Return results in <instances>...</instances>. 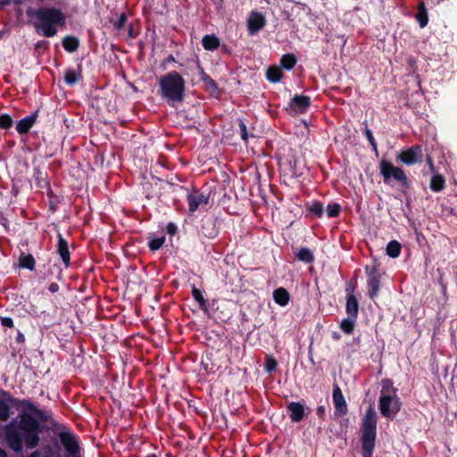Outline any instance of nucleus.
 <instances>
[{"mask_svg": "<svg viewBox=\"0 0 457 457\" xmlns=\"http://www.w3.org/2000/svg\"><path fill=\"white\" fill-rule=\"evenodd\" d=\"M44 270H40L42 273L43 279H55L61 281L62 279V269L55 262H52L50 260L43 265Z\"/></svg>", "mask_w": 457, "mask_h": 457, "instance_id": "16", "label": "nucleus"}, {"mask_svg": "<svg viewBox=\"0 0 457 457\" xmlns=\"http://www.w3.org/2000/svg\"><path fill=\"white\" fill-rule=\"evenodd\" d=\"M203 47L207 51H214L220 46V39L215 35H205L202 39Z\"/></svg>", "mask_w": 457, "mask_h": 457, "instance_id": "28", "label": "nucleus"}, {"mask_svg": "<svg viewBox=\"0 0 457 457\" xmlns=\"http://www.w3.org/2000/svg\"><path fill=\"white\" fill-rule=\"evenodd\" d=\"M22 399L14 397L10 392L0 389V421H7L12 414V406L21 411Z\"/></svg>", "mask_w": 457, "mask_h": 457, "instance_id": "6", "label": "nucleus"}, {"mask_svg": "<svg viewBox=\"0 0 457 457\" xmlns=\"http://www.w3.org/2000/svg\"><path fill=\"white\" fill-rule=\"evenodd\" d=\"M34 179L37 187L39 188H47L50 186L46 173L43 172L38 168L34 170Z\"/></svg>", "mask_w": 457, "mask_h": 457, "instance_id": "33", "label": "nucleus"}, {"mask_svg": "<svg viewBox=\"0 0 457 457\" xmlns=\"http://www.w3.org/2000/svg\"><path fill=\"white\" fill-rule=\"evenodd\" d=\"M426 162L428 163L429 169L431 171L435 170V166L432 158L429 155H427L426 157Z\"/></svg>", "mask_w": 457, "mask_h": 457, "instance_id": "54", "label": "nucleus"}, {"mask_svg": "<svg viewBox=\"0 0 457 457\" xmlns=\"http://www.w3.org/2000/svg\"><path fill=\"white\" fill-rule=\"evenodd\" d=\"M340 337H340L339 333H337V332H333V333H332V338H333L334 340H339V339H340Z\"/></svg>", "mask_w": 457, "mask_h": 457, "instance_id": "60", "label": "nucleus"}, {"mask_svg": "<svg viewBox=\"0 0 457 457\" xmlns=\"http://www.w3.org/2000/svg\"><path fill=\"white\" fill-rule=\"evenodd\" d=\"M266 24V19L264 15L258 12H252L247 20V30L249 35H255Z\"/></svg>", "mask_w": 457, "mask_h": 457, "instance_id": "14", "label": "nucleus"}, {"mask_svg": "<svg viewBox=\"0 0 457 457\" xmlns=\"http://www.w3.org/2000/svg\"><path fill=\"white\" fill-rule=\"evenodd\" d=\"M429 187L433 192H441L445 187V179L441 174H435L430 179Z\"/></svg>", "mask_w": 457, "mask_h": 457, "instance_id": "30", "label": "nucleus"}, {"mask_svg": "<svg viewBox=\"0 0 457 457\" xmlns=\"http://www.w3.org/2000/svg\"><path fill=\"white\" fill-rule=\"evenodd\" d=\"M332 401L335 407V415L343 416L347 414L348 407L340 386L334 383Z\"/></svg>", "mask_w": 457, "mask_h": 457, "instance_id": "12", "label": "nucleus"}, {"mask_svg": "<svg viewBox=\"0 0 457 457\" xmlns=\"http://www.w3.org/2000/svg\"><path fill=\"white\" fill-rule=\"evenodd\" d=\"M56 252L60 255L64 266L68 268L71 264V253L69 250L68 242L61 233H58L57 235Z\"/></svg>", "mask_w": 457, "mask_h": 457, "instance_id": "17", "label": "nucleus"}, {"mask_svg": "<svg viewBox=\"0 0 457 457\" xmlns=\"http://www.w3.org/2000/svg\"><path fill=\"white\" fill-rule=\"evenodd\" d=\"M201 232L208 238H214L219 234V228L216 225V219L205 217L202 220Z\"/></svg>", "mask_w": 457, "mask_h": 457, "instance_id": "19", "label": "nucleus"}, {"mask_svg": "<svg viewBox=\"0 0 457 457\" xmlns=\"http://www.w3.org/2000/svg\"><path fill=\"white\" fill-rule=\"evenodd\" d=\"M453 245L457 246V237L453 239Z\"/></svg>", "mask_w": 457, "mask_h": 457, "instance_id": "64", "label": "nucleus"}, {"mask_svg": "<svg viewBox=\"0 0 457 457\" xmlns=\"http://www.w3.org/2000/svg\"><path fill=\"white\" fill-rule=\"evenodd\" d=\"M128 36L130 38L136 37V34L134 33L133 26L131 24L128 28Z\"/></svg>", "mask_w": 457, "mask_h": 457, "instance_id": "55", "label": "nucleus"}, {"mask_svg": "<svg viewBox=\"0 0 457 457\" xmlns=\"http://www.w3.org/2000/svg\"><path fill=\"white\" fill-rule=\"evenodd\" d=\"M380 396H398L397 388L394 386V382L390 378H384L381 381Z\"/></svg>", "mask_w": 457, "mask_h": 457, "instance_id": "26", "label": "nucleus"}, {"mask_svg": "<svg viewBox=\"0 0 457 457\" xmlns=\"http://www.w3.org/2000/svg\"><path fill=\"white\" fill-rule=\"evenodd\" d=\"M365 270L368 276V295L370 299H375L378 295L380 288V275L378 266L374 265L371 268L366 266Z\"/></svg>", "mask_w": 457, "mask_h": 457, "instance_id": "11", "label": "nucleus"}, {"mask_svg": "<svg viewBox=\"0 0 457 457\" xmlns=\"http://www.w3.org/2000/svg\"><path fill=\"white\" fill-rule=\"evenodd\" d=\"M378 415L375 409L370 406L361 422V456L372 457L377 438Z\"/></svg>", "mask_w": 457, "mask_h": 457, "instance_id": "4", "label": "nucleus"}, {"mask_svg": "<svg viewBox=\"0 0 457 457\" xmlns=\"http://www.w3.org/2000/svg\"><path fill=\"white\" fill-rule=\"evenodd\" d=\"M345 312L347 316L358 318L359 314V302L355 295H349L345 297Z\"/></svg>", "mask_w": 457, "mask_h": 457, "instance_id": "21", "label": "nucleus"}, {"mask_svg": "<svg viewBox=\"0 0 457 457\" xmlns=\"http://www.w3.org/2000/svg\"><path fill=\"white\" fill-rule=\"evenodd\" d=\"M422 147L420 145H414L408 149L403 150L397 155V161L408 166L414 165L416 163H420L422 162Z\"/></svg>", "mask_w": 457, "mask_h": 457, "instance_id": "8", "label": "nucleus"}, {"mask_svg": "<svg viewBox=\"0 0 457 457\" xmlns=\"http://www.w3.org/2000/svg\"><path fill=\"white\" fill-rule=\"evenodd\" d=\"M12 3V0H0V10H3L4 6Z\"/></svg>", "mask_w": 457, "mask_h": 457, "instance_id": "56", "label": "nucleus"}, {"mask_svg": "<svg viewBox=\"0 0 457 457\" xmlns=\"http://www.w3.org/2000/svg\"><path fill=\"white\" fill-rule=\"evenodd\" d=\"M363 125L365 126L364 135H365L367 140L369 141V143L370 144L373 152L375 153L376 155H378V144L373 137L372 131L369 129L367 121H365L363 123Z\"/></svg>", "mask_w": 457, "mask_h": 457, "instance_id": "38", "label": "nucleus"}, {"mask_svg": "<svg viewBox=\"0 0 457 457\" xmlns=\"http://www.w3.org/2000/svg\"><path fill=\"white\" fill-rule=\"evenodd\" d=\"M356 287H357V280L356 279H352L349 282H347L346 286H345L346 296L354 295L353 293H354V291L356 289Z\"/></svg>", "mask_w": 457, "mask_h": 457, "instance_id": "46", "label": "nucleus"}, {"mask_svg": "<svg viewBox=\"0 0 457 457\" xmlns=\"http://www.w3.org/2000/svg\"><path fill=\"white\" fill-rule=\"evenodd\" d=\"M15 341L18 344H24L25 343V336L20 330H18L17 336L15 337Z\"/></svg>", "mask_w": 457, "mask_h": 457, "instance_id": "51", "label": "nucleus"}, {"mask_svg": "<svg viewBox=\"0 0 457 457\" xmlns=\"http://www.w3.org/2000/svg\"><path fill=\"white\" fill-rule=\"evenodd\" d=\"M238 127H239V133H240V137H241L242 140H244L245 142H247V140L250 137V134L248 132L246 124L241 119L238 120Z\"/></svg>", "mask_w": 457, "mask_h": 457, "instance_id": "44", "label": "nucleus"}, {"mask_svg": "<svg viewBox=\"0 0 457 457\" xmlns=\"http://www.w3.org/2000/svg\"><path fill=\"white\" fill-rule=\"evenodd\" d=\"M43 449L48 453L47 457H50L52 455V447L49 445H46Z\"/></svg>", "mask_w": 457, "mask_h": 457, "instance_id": "57", "label": "nucleus"}, {"mask_svg": "<svg viewBox=\"0 0 457 457\" xmlns=\"http://www.w3.org/2000/svg\"><path fill=\"white\" fill-rule=\"evenodd\" d=\"M402 245L397 240H391L386 248V254L391 258H397L401 254Z\"/></svg>", "mask_w": 457, "mask_h": 457, "instance_id": "35", "label": "nucleus"}, {"mask_svg": "<svg viewBox=\"0 0 457 457\" xmlns=\"http://www.w3.org/2000/svg\"><path fill=\"white\" fill-rule=\"evenodd\" d=\"M0 322L3 327L13 328V320L11 317H1Z\"/></svg>", "mask_w": 457, "mask_h": 457, "instance_id": "48", "label": "nucleus"}, {"mask_svg": "<svg viewBox=\"0 0 457 457\" xmlns=\"http://www.w3.org/2000/svg\"><path fill=\"white\" fill-rule=\"evenodd\" d=\"M25 12L37 34L45 37L56 36L58 28L64 27L66 23L65 14L55 7L41 6L36 9L29 6Z\"/></svg>", "mask_w": 457, "mask_h": 457, "instance_id": "2", "label": "nucleus"}, {"mask_svg": "<svg viewBox=\"0 0 457 457\" xmlns=\"http://www.w3.org/2000/svg\"><path fill=\"white\" fill-rule=\"evenodd\" d=\"M297 62V59L294 54H283L280 58V68L287 71L292 70Z\"/></svg>", "mask_w": 457, "mask_h": 457, "instance_id": "34", "label": "nucleus"}, {"mask_svg": "<svg viewBox=\"0 0 457 457\" xmlns=\"http://www.w3.org/2000/svg\"><path fill=\"white\" fill-rule=\"evenodd\" d=\"M203 82L204 83L205 89L212 95H218L220 93L217 82L211 76H205Z\"/></svg>", "mask_w": 457, "mask_h": 457, "instance_id": "37", "label": "nucleus"}, {"mask_svg": "<svg viewBox=\"0 0 457 457\" xmlns=\"http://www.w3.org/2000/svg\"><path fill=\"white\" fill-rule=\"evenodd\" d=\"M316 414L320 420H324L326 416V407L324 405H319L316 409Z\"/></svg>", "mask_w": 457, "mask_h": 457, "instance_id": "50", "label": "nucleus"}, {"mask_svg": "<svg viewBox=\"0 0 457 457\" xmlns=\"http://www.w3.org/2000/svg\"><path fill=\"white\" fill-rule=\"evenodd\" d=\"M165 240L166 238L164 236L153 238L148 242V247L153 252L157 251L162 247V245L165 243Z\"/></svg>", "mask_w": 457, "mask_h": 457, "instance_id": "39", "label": "nucleus"}, {"mask_svg": "<svg viewBox=\"0 0 457 457\" xmlns=\"http://www.w3.org/2000/svg\"><path fill=\"white\" fill-rule=\"evenodd\" d=\"M18 422H11L4 428V436L7 445L17 453L23 450V444L29 449H35L40 441V434L44 426L39 422H46L48 417L44 411L38 409L31 401L22 399Z\"/></svg>", "mask_w": 457, "mask_h": 457, "instance_id": "1", "label": "nucleus"}, {"mask_svg": "<svg viewBox=\"0 0 457 457\" xmlns=\"http://www.w3.org/2000/svg\"><path fill=\"white\" fill-rule=\"evenodd\" d=\"M341 205L337 203L329 204L327 207V215L328 218H336L339 216Z\"/></svg>", "mask_w": 457, "mask_h": 457, "instance_id": "41", "label": "nucleus"}, {"mask_svg": "<svg viewBox=\"0 0 457 457\" xmlns=\"http://www.w3.org/2000/svg\"><path fill=\"white\" fill-rule=\"evenodd\" d=\"M295 258L304 263H312L315 260L313 253L307 247H301L295 253Z\"/></svg>", "mask_w": 457, "mask_h": 457, "instance_id": "31", "label": "nucleus"}, {"mask_svg": "<svg viewBox=\"0 0 457 457\" xmlns=\"http://www.w3.org/2000/svg\"><path fill=\"white\" fill-rule=\"evenodd\" d=\"M221 49H222V52H224V53H229L228 47L226 45H223Z\"/></svg>", "mask_w": 457, "mask_h": 457, "instance_id": "61", "label": "nucleus"}, {"mask_svg": "<svg viewBox=\"0 0 457 457\" xmlns=\"http://www.w3.org/2000/svg\"><path fill=\"white\" fill-rule=\"evenodd\" d=\"M50 43L47 40H39L35 44V50L43 54L49 50Z\"/></svg>", "mask_w": 457, "mask_h": 457, "instance_id": "45", "label": "nucleus"}, {"mask_svg": "<svg viewBox=\"0 0 457 457\" xmlns=\"http://www.w3.org/2000/svg\"><path fill=\"white\" fill-rule=\"evenodd\" d=\"M379 173L383 177L384 183L386 185H392L394 180L403 188L410 187V182L404 170L385 159L379 162Z\"/></svg>", "mask_w": 457, "mask_h": 457, "instance_id": "5", "label": "nucleus"}, {"mask_svg": "<svg viewBox=\"0 0 457 457\" xmlns=\"http://www.w3.org/2000/svg\"><path fill=\"white\" fill-rule=\"evenodd\" d=\"M166 231L169 235L174 236L178 232V227L174 222H169L166 226Z\"/></svg>", "mask_w": 457, "mask_h": 457, "instance_id": "49", "label": "nucleus"}, {"mask_svg": "<svg viewBox=\"0 0 457 457\" xmlns=\"http://www.w3.org/2000/svg\"><path fill=\"white\" fill-rule=\"evenodd\" d=\"M306 211L314 218H322L324 214V206L320 201H312L305 204Z\"/></svg>", "mask_w": 457, "mask_h": 457, "instance_id": "25", "label": "nucleus"}, {"mask_svg": "<svg viewBox=\"0 0 457 457\" xmlns=\"http://www.w3.org/2000/svg\"><path fill=\"white\" fill-rule=\"evenodd\" d=\"M266 78L271 83H278L283 78V72L280 67L272 65L266 71Z\"/></svg>", "mask_w": 457, "mask_h": 457, "instance_id": "29", "label": "nucleus"}, {"mask_svg": "<svg viewBox=\"0 0 457 457\" xmlns=\"http://www.w3.org/2000/svg\"><path fill=\"white\" fill-rule=\"evenodd\" d=\"M29 457H41V453L38 450H35L29 455Z\"/></svg>", "mask_w": 457, "mask_h": 457, "instance_id": "59", "label": "nucleus"}, {"mask_svg": "<svg viewBox=\"0 0 457 457\" xmlns=\"http://www.w3.org/2000/svg\"><path fill=\"white\" fill-rule=\"evenodd\" d=\"M273 299L277 304L286 306L289 303L290 295L286 288L278 287L273 292Z\"/></svg>", "mask_w": 457, "mask_h": 457, "instance_id": "24", "label": "nucleus"}, {"mask_svg": "<svg viewBox=\"0 0 457 457\" xmlns=\"http://www.w3.org/2000/svg\"><path fill=\"white\" fill-rule=\"evenodd\" d=\"M62 46L68 53H73L79 47V39L75 36H65L62 38Z\"/></svg>", "mask_w": 457, "mask_h": 457, "instance_id": "27", "label": "nucleus"}, {"mask_svg": "<svg viewBox=\"0 0 457 457\" xmlns=\"http://www.w3.org/2000/svg\"><path fill=\"white\" fill-rule=\"evenodd\" d=\"M356 320V318L349 316L344 319L340 323V328L342 329V331L347 335L352 334L354 330Z\"/></svg>", "mask_w": 457, "mask_h": 457, "instance_id": "36", "label": "nucleus"}, {"mask_svg": "<svg viewBox=\"0 0 457 457\" xmlns=\"http://www.w3.org/2000/svg\"><path fill=\"white\" fill-rule=\"evenodd\" d=\"M59 285L56 282H53L48 286V290L52 293H57L59 291Z\"/></svg>", "mask_w": 457, "mask_h": 457, "instance_id": "52", "label": "nucleus"}, {"mask_svg": "<svg viewBox=\"0 0 457 457\" xmlns=\"http://www.w3.org/2000/svg\"><path fill=\"white\" fill-rule=\"evenodd\" d=\"M311 106V97L304 95H295L286 107L289 114H303L307 112Z\"/></svg>", "mask_w": 457, "mask_h": 457, "instance_id": "9", "label": "nucleus"}, {"mask_svg": "<svg viewBox=\"0 0 457 457\" xmlns=\"http://www.w3.org/2000/svg\"><path fill=\"white\" fill-rule=\"evenodd\" d=\"M287 408L289 411L290 420L293 422L302 421L303 418L311 412V410L306 408L308 411L306 413L304 405L300 402H290L287 405Z\"/></svg>", "mask_w": 457, "mask_h": 457, "instance_id": "15", "label": "nucleus"}, {"mask_svg": "<svg viewBox=\"0 0 457 457\" xmlns=\"http://www.w3.org/2000/svg\"><path fill=\"white\" fill-rule=\"evenodd\" d=\"M402 408L398 396H379L378 410L382 417L394 420Z\"/></svg>", "mask_w": 457, "mask_h": 457, "instance_id": "7", "label": "nucleus"}, {"mask_svg": "<svg viewBox=\"0 0 457 457\" xmlns=\"http://www.w3.org/2000/svg\"><path fill=\"white\" fill-rule=\"evenodd\" d=\"M192 296L195 299V301L198 303L199 308L204 313H208L207 301L204 297V294H203L202 290H200L199 288H197L194 286L192 288Z\"/></svg>", "mask_w": 457, "mask_h": 457, "instance_id": "32", "label": "nucleus"}, {"mask_svg": "<svg viewBox=\"0 0 457 457\" xmlns=\"http://www.w3.org/2000/svg\"><path fill=\"white\" fill-rule=\"evenodd\" d=\"M187 200L188 212L192 214L196 212L201 205H207L209 204V195L195 190L187 195Z\"/></svg>", "mask_w": 457, "mask_h": 457, "instance_id": "13", "label": "nucleus"}, {"mask_svg": "<svg viewBox=\"0 0 457 457\" xmlns=\"http://www.w3.org/2000/svg\"><path fill=\"white\" fill-rule=\"evenodd\" d=\"M168 62H175V58L172 54H170L168 59H167Z\"/></svg>", "mask_w": 457, "mask_h": 457, "instance_id": "63", "label": "nucleus"}, {"mask_svg": "<svg viewBox=\"0 0 457 457\" xmlns=\"http://www.w3.org/2000/svg\"><path fill=\"white\" fill-rule=\"evenodd\" d=\"M197 69L199 71V74H200V77H201V80L203 81L204 79V77L205 76H209L205 71L203 69V67L201 66L200 64V62L197 61Z\"/></svg>", "mask_w": 457, "mask_h": 457, "instance_id": "53", "label": "nucleus"}, {"mask_svg": "<svg viewBox=\"0 0 457 457\" xmlns=\"http://www.w3.org/2000/svg\"><path fill=\"white\" fill-rule=\"evenodd\" d=\"M12 125H13V120L9 114H7V113L0 114V129H8L12 128Z\"/></svg>", "mask_w": 457, "mask_h": 457, "instance_id": "42", "label": "nucleus"}, {"mask_svg": "<svg viewBox=\"0 0 457 457\" xmlns=\"http://www.w3.org/2000/svg\"><path fill=\"white\" fill-rule=\"evenodd\" d=\"M18 265L21 269L33 271L36 267V260L32 254L21 252L18 259Z\"/></svg>", "mask_w": 457, "mask_h": 457, "instance_id": "22", "label": "nucleus"}, {"mask_svg": "<svg viewBox=\"0 0 457 457\" xmlns=\"http://www.w3.org/2000/svg\"><path fill=\"white\" fill-rule=\"evenodd\" d=\"M415 19L421 29L425 28L428 23V13L425 3L420 0L417 5Z\"/></svg>", "mask_w": 457, "mask_h": 457, "instance_id": "20", "label": "nucleus"}, {"mask_svg": "<svg viewBox=\"0 0 457 457\" xmlns=\"http://www.w3.org/2000/svg\"><path fill=\"white\" fill-rule=\"evenodd\" d=\"M62 445L68 453V457L79 456V445L76 436L70 431H62L58 434Z\"/></svg>", "mask_w": 457, "mask_h": 457, "instance_id": "10", "label": "nucleus"}, {"mask_svg": "<svg viewBox=\"0 0 457 457\" xmlns=\"http://www.w3.org/2000/svg\"><path fill=\"white\" fill-rule=\"evenodd\" d=\"M26 2H29V0H12V3L15 5V11H16L18 16H21L23 13L21 4Z\"/></svg>", "mask_w": 457, "mask_h": 457, "instance_id": "47", "label": "nucleus"}, {"mask_svg": "<svg viewBox=\"0 0 457 457\" xmlns=\"http://www.w3.org/2000/svg\"><path fill=\"white\" fill-rule=\"evenodd\" d=\"M82 79L81 67L79 66V71L72 69H67L64 72V82L66 85L72 87Z\"/></svg>", "mask_w": 457, "mask_h": 457, "instance_id": "23", "label": "nucleus"}, {"mask_svg": "<svg viewBox=\"0 0 457 457\" xmlns=\"http://www.w3.org/2000/svg\"><path fill=\"white\" fill-rule=\"evenodd\" d=\"M159 94L168 102L182 103L186 96V81L181 74L172 71L159 79Z\"/></svg>", "mask_w": 457, "mask_h": 457, "instance_id": "3", "label": "nucleus"}, {"mask_svg": "<svg viewBox=\"0 0 457 457\" xmlns=\"http://www.w3.org/2000/svg\"><path fill=\"white\" fill-rule=\"evenodd\" d=\"M38 117V110L20 120L16 124V130L20 135L27 134L35 125Z\"/></svg>", "mask_w": 457, "mask_h": 457, "instance_id": "18", "label": "nucleus"}, {"mask_svg": "<svg viewBox=\"0 0 457 457\" xmlns=\"http://www.w3.org/2000/svg\"><path fill=\"white\" fill-rule=\"evenodd\" d=\"M128 21V16L125 12L120 14V16L115 21H111L115 29L120 31L126 25Z\"/></svg>", "mask_w": 457, "mask_h": 457, "instance_id": "40", "label": "nucleus"}, {"mask_svg": "<svg viewBox=\"0 0 457 457\" xmlns=\"http://www.w3.org/2000/svg\"><path fill=\"white\" fill-rule=\"evenodd\" d=\"M0 457H7L5 451L1 448H0Z\"/></svg>", "mask_w": 457, "mask_h": 457, "instance_id": "62", "label": "nucleus"}, {"mask_svg": "<svg viewBox=\"0 0 457 457\" xmlns=\"http://www.w3.org/2000/svg\"><path fill=\"white\" fill-rule=\"evenodd\" d=\"M0 223L4 227H6L8 223V220L3 214H0Z\"/></svg>", "mask_w": 457, "mask_h": 457, "instance_id": "58", "label": "nucleus"}, {"mask_svg": "<svg viewBox=\"0 0 457 457\" xmlns=\"http://www.w3.org/2000/svg\"><path fill=\"white\" fill-rule=\"evenodd\" d=\"M278 367V361L273 356H267L265 358L264 369L267 372L271 373L276 370Z\"/></svg>", "mask_w": 457, "mask_h": 457, "instance_id": "43", "label": "nucleus"}]
</instances>
